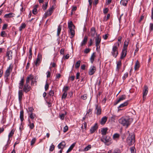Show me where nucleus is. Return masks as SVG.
<instances>
[{"instance_id":"nucleus-63","label":"nucleus","mask_w":153,"mask_h":153,"mask_svg":"<svg viewBox=\"0 0 153 153\" xmlns=\"http://www.w3.org/2000/svg\"><path fill=\"white\" fill-rule=\"evenodd\" d=\"M60 53L61 54L63 55L64 53V48H62L60 51Z\"/></svg>"},{"instance_id":"nucleus-56","label":"nucleus","mask_w":153,"mask_h":153,"mask_svg":"<svg viewBox=\"0 0 153 153\" xmlns=\"http://www.w3.org/2000/svg\"><path fill=\"white\" fill-rule=\"evenodd\" d=\"M68 130V127L67 126H65L63 128V131L64 132H66Z\"/></svg>"},{"instance_id":"nucleus-43","label":"nucleus","mask_w":153,"mask_h":153,"mask_svg":"<svg viewBox=\"0 0 153 153\" xmlns=\"http://www.w3.org/2000/svg\"><path fill=\"white\" fill-rule=\"evenodd\" d=\"M112 153H121L120 150L118 149H115Z\"/></svg>"},{"instance_id":"nucleus-54","label":"nucleus","mask_w":153,"mask_h":153,"mask_svg":"<svg viewBox=\"0 0 153 153\" xmlns=\"http://www.w3.org/2000/svg\"><path fill=\"white\" fill-rule=\"evenodd\" d=\"M48 6V3H46L45 4H44L42 6V8L44 10H45L47 8V7Z\"/></svg>"},{"instance_id":"nucleus-36","label":"nucleus","mask_w":153,"mask_h":153,"mask_svg":"<svg viewBox=\"0 0 153 153\" xmlns=\"http://www.w3.org/2000/svg\"><path fill=\"white\" fill-rule=\"evenodd\" d=\"M120 3L124 6H126L128 3V0H121Z\"/></svg>"},{"instance_id":"nucleus-2","label":"nucleus","mask_w":153,"mask_h":153,"mask_svg":"<svg viewBox=\"0 0 153 153\" xmlns=\"http://www.w3.org/2000/svg\"><path fill=\"white\" fill-rule=\"evenodd\" d=\"M129 120L130 119L128 117H123L119 119V122L123 126L127 127L130 124Z\"/></svg>"},{"instance_id":"nucleus-10","label":"nucleus","mask_w":153,"mask_h":153,"mask_svg":"<svg viewBox=\"0 0 153 153\" xmlns=\"http://www.w3.org/2000/svg\"><path fill=\"white\" fill-rule=\"evenodd\" d=\"M42 59V56L41 54H39L37 56L36 60L35 62V64L36 66L39 65Z\"/></svg>"},{"instance_id":"nucleus-50","label":"nucleus","mask_w":153,"mask_h":153,"mask_svg":"<svg viewBox=\"0 0 153 153\" xmlns=\"http://www.w3.org/2000/svg\"><path fill=\"white\" fill-rule=\"evenodd\" d=\"M110 14H108L107 16V17L106 18L105 16V18L103 19V20L104 21H106L108 20L110 18Z\"/></svg>"},{"instance_id":"nucleus-13","label":"nucleus","mask_w":153,"mask_h":153,"mask_svg":"<svg viewBox=\"0 0 153 153\" xmlns=\"http://www.w3.org/2000/svg\"><path fill=\"white\" fill-rule=\"evenodd\" d=\"M12 71V70H10L7 69L6 70L4 75V77L6 82L7 80L8 79V77L10 75V73Z\"/></svg>"},{"instance_id":"nucleus-31","label":"nucleus","mask_w":153,"mask_h":153,"mask_svg":"<svg viewBox=\"0 0 153 153\" xmlns=\"http://www.w3.org/2000/svg\"><path fill=\"white\" fill-rule=\"evenodd\" d=\"M13 13H10L8 14H7L4 15V17L6 18H10L13 16Z\"/></svg>"},{"instance_id":"nucleus-27","label":"nucleus","mask_w":153,"mask_h":153,"mask_svg":"<svg viewBox=\"0 0 153 153\" xmlns=\"http://www.w3.org/2000/svg\"><path fill=\"white\" fill-rule=\"evenodd\" d=\"M121 65V61H118L117 63V67L116 68V71L118 72L119 69L120 68Z\"/></svg>"},{"instance_id":"nucleus-58","label":"nucleus","mask_w":153,"mask_h":153,"mask_svg":"<svg viewBox=\"0 0 153 153\" xmlns=\"http://www.w3.org/2000/svg\"><path fill=\"white\" fill-rule=\"evenodd\" d=\"M128 76V73H126L125 74L123 77V79H125Z\"/></svg>"},{"instance_id":"nucleus-46","label":"nucleus","mask_w":153,"mask_h":153,"mask_svg":"<svg viewBox=\"0 0 153 153\" xmlns=\"http://www.w3.org/2000/svg\"><path fill=\"white\" fill-rule=\"evenodd\" d=\"M54 146L53 144H52L51 146L50 147L49 151L51 152L54 149Z\"/></svg>"},{"instance_id":"nucleus-29","label":"nucleus","mask_w":153,"mask_h":153,"mask_svg":"<svg viewBox=\"0 0 153 153\" xmlns=\"http://www.w3.org/2000/svg\"><path fill=\"white\" fill-rule=\"evenodd\" d=\"M20 118L21 121L22 122L24 120V111L22 110L20 112Z\"/></svg>"},{"instance_id":"nucleus-33","label":"nucleus","mask_w":153,"mask_h":153,"mask_svg":"<svg viewBox=\"0 0 153 153\" xmlns=\"http://www.w3.org/2000/svg\"><path fill=\"white\" fill-rule=\"evenodd\" d=\"M140 67V63L139 62L137 61L135 63L134 69L135 70L138 69Z\"/></svg>"},{"instance_id":"nucleus-25","label":"nucleus","mask_w":153,"mask_h":153,"mask_svg":"<svg viewBox=\"0 0 153 153\" xmlns=\"http://www.w3.org/2000/svg\"><path fill=\"white\" fill-rule=\"evenodd\" d=\"M24 79L22 78L20 81L19 86V88L22 89V88L24 85Z\"/></svg>"},{"instance_id":"nucleus-62","label":"nucleus","mask_w":153,"mask_h":153,"mask_svg":"<svg viewBox=\"0 0 153 153\" xmlns=\"http://www.w3.org/2000/svg\"><path fill=\"white\" fill-rule=\"evenodd\" d=\"M119 136V135L118 134H115L113 136V137L114 138H118Z\"/></svg>"},{"instance_id":"nucleus-37","label":"nucleus","mask_w":153,"mask_h":153,"mask_svg":"<svg viewBox=\"0 0 153 153\" xmlns=\"http://www.w3.org/2000/svg\"><path fill=\"white\" fill-rule=\"evenodd\" d=\"M61 27L59 25L58 26L57 30V36H59L61 32Z\"/></svg>"},{"instance_id":"nucleus-30","label":"nucleus","mask_w":153,"mask_h":153,"mask_svg":"<svg viewBox=\"0 0 153 153\" xmlns=\"http://www.w3.org/2000/svg\"><path fill=\"white\" fill-rule=\"evenodd\" d=\"M107 120V117H103L101 120V123L103 125L105 124Z\"/></svg>"},{"instance_id":"nucleus-35","label":"nucleus","mask_w":153,"mask_h":153,"mask_svg":"<svg viewBox=\"0 0 153 153\" xmlns=\"http://www.w3.org/2000/svg\"><path fill=\"white\" fill-rule=\"evenodd\" d=\"M95 57V53H93L91 55L90 57V60L91 62L92 63L94 60V58Z\"/></svg>"},{"instance_id":"nucleus-20","label":"nucleus","mask_w":153,"mask_h":153,"mask_svg":"<svg viewBox=\"0 0 153 153\" xmlns=\"http://www.w3.org/2000/svg\"><path fill=\"white\" fill-rule=\"evenodd\" d=\"M66 143L64 141H62L58 145V147L59 149L62 150L65 147Z\"/></svg>"},{"instance_id":"nucleus-52","label":"nucleus","mask_w":153,"mask_h":153,"mask_svg":"<svg viewBox=\"0 0 153 153\" xmlns=\"http://www.w3.org/2000/svg\"><path fill=\"white\" fill-rule=\"evenodd\" d=\"M49 85L47 82H46V84L45 86V91H47L48 89Z\"/></svg>"},{"instance_id":"nucleus-6","label":"nucleus","mask_w":153,"mask_h":153,"mask_svg":"<svg viewBox=\"0 0 153 153\" xmlns=\"http://www.w3.org/2000/svg\"><path fill=\"white\" fill-rule=\"evenodd\" d=\"M68 27L71 34L70 38H72L74 36L75 34V31L74 30L75 26L73 25L72 21H70L68 23Z\"/></svg>"},{"instance_id":"nucleus-61","label":"nucleus","mask_w":153,"mask_h":153,"mask_svg":"<svg viewBox=\"0 0 153 153\" xmlns=\"http://www.w3.org/2000/svg\"><path fill=\"white\" fill-rule=\"evenodd\" d=\"M65 115L64 114H61L59 115V117L60 118V119L62 120H63L64 118Z\"/></svg>"},{"instance_id":"nucleus-59","label":"nucleus","mask_w":153,"mask_h":153,"mask_svg":"<svg viewBox=\"0 0 153 153\" xmlns=\"http://www.w3.org/2000/svg\"><path fill=\"white\" fill-rule=\"evenodd\" d=\"M54 92L53 91L51 90L49 92V95L51 96H53L54 95Z\"/></svg>"},{"instance_id":"nucleus-44","label":"nucleus","mask_w":153,"mask_h":153,"mask_svg":"<svg viewBox=\"0 0 153 153\" xmlns=\"http://www.w3.org/2000/svg\"><path fill=\"white\" fill-rule=\"evenodd\" d=\"M153 30V23H150L149 26V31L150 32L152 31Z\"/></svg>"},{"instance_id":"nucleus-26","label":"nucleus","mask_w":153,"mask_h":153,"mask_svg":"<svg viewBox=\"0 0 153 153\" xmlns=\"http://www.w3.org/2000/svg\"><path fill=\"white\" fill-rule=\"evenodd\" d=\"M87 36H85L83 41L81 43V45L82 46L83 45L87 43Z\"/></svg>"},{"instance_id":"nucleus-12","label":"nucleus","mask_w":153,"mask_h":153,"mask_svg":"<svg viewBox=\"0 0 153 153\" xmlns=\"http://www.w3.org/2000/svg\"><path fill=\"white\" fill-rule=\"evenodd\" d=\"M12 71V70H10L7 69L6 70L4 75V77L6 82L7 80L8 79V77L10 75V73Z\"/></svg>"},{"instance_id":"nucleus-49","label":"nucleus","mask_w":153,"mask_h":153,"mask_svg":"<svg viewBox=\"0 0 153 153\" xmlns=\"http://www.w3.org/2000/svg\"><path fill=\"white\" fill-rule=\"evenodd\" d=\"M33 110L34 109H33V107H29L28 108V111L29 113L30 112V113H33L32 112L33 111Z\"/></svg>"},{"instance_id":"nucleus-24","label":"nucleus","mask_w":153,"mask_h":153,"mask_svg":"<svg viewBox=\"0 0 153 153\" xmlns=\"http://www.w3.org/2000/svg\"><path fill=\"white\" fill-rule=\"evenodd\" d=\"M108 128H105L102 129L101 130V134L103 135L102 136H105L106 135L108 130Z\"/></svg>"},{"instance_id":"nucleus-42","label":"nucleus","mask_w":153,"mask_h":153,"mask_svg":"<svg viewBox=\"0 0 153 153\" xmlns=\"http://www.w3.org/2000/svg\"><path fill=\"white\" fill-rule=\"evenodd\" d=\"M130 150L131 153H135L136 150L134 147L133 146L130 148Z\"/></svg>"},{"instance_id":"nucleus-41","label":"nucleus","mask_w":153,"mask_h":153,"mask_svg":"<svg viewBox=\"0 0 153 153\" xmlns=\"http://www.w3.org/2000/svg\"><path fill=\"white\" fill-rule=\"evenodd\" d=\"M91 148V146L90 145H89L87 146H86L84 149V151H87L89 149H90Z\"/></svg>"},{"instance_id":"nucleus-11","label":"nucleus","mask_w":153,"mask_h":153,"mask_svg":"<svg viewBox=\"0 0 153 153\" xmlns=\"http://www.w3.org/2000/svg\"><path fill=\"white\" fill-rule=\"evenodd\" d=\"M127 54V49H126V47L123 48L121 54L120 58L121 59H123L126 56Z\"/></svg>"},{"instance_id":"nucleus-19","label":"nucleus","mask_w":153,"mask_h":153,"mask_svg":"<svg viewBox=\"0 0 153 153\" xmlns=\"http://www.w3.org/2000/svg\"><path fill=\"white\" fill-rule=\"evenodd\" d=\"M96 34H97V33H96L95 28L94 27H92L91 29L89 35L92 37H94Z\"/></svg>"},{"instance_id":"nucleus-34","label":"nucleus","mask_w":153,"mask_h":153,"mask_svg":"<svg viewBox=\"0 0 153 153\" xmlns=\"http://www.w3.org/2000/svg\"><path fill=\"white\" fill-rule=\"evenodd\" d=\"M76 144V143H73L69 148L67 151V152H70L73 149L74 147L75 146Z\"/></svg>"},{"instance_id":"nucleus-21","label":"nucleus","mask_w":153,"mask_h":153,"mask_svg":"<svg viewBox=\"0 0 153 153\" xmlns=\"http://www.w3.org/2000/svg\"><path fill=\"white\" fill-rule=\"evenodd\" d=\"M12 52L11 51H7L6 53V56L8 57V60H11L12 58Z\"/></svg>"},{"instance_id":"nucleus-57","label":"nucleus","mask_w":153,"mask_h":153,"mask_svg":"<svg viewBox=\"0 0 153 153\" xmlns=\"http://www.w3.org/2000/svg\"><path fill=\"white\" fill-rule=\"evenodd\" d=\"M7 69L12 71L13 69V65L12 64H10L9 67Z\"/></svg>"},{"instance_id":"nucleus-64","label":"nucleus","mask_w":153,"mask_h":153,"mask_svg":"<svg viewBox=\"0 0 153 153\" xmlns=\"http://www.w3.org/2000/svg\"><path fill=\"white\" fill-rule=\"evenodd\" d=\"M108 9L107 8H105V9H104L103 10V13L105 14H106L107 13L108 11Z\"/></svg>"},{"instance_id":"nucleus-40","label":"nucleus","mask_w":153,"mask_h":153,"mask_svg":"<svg viewBox=\"0 0 153 153\" xmlns=\"http://www.w3.org/2000/svg\"><path fill=\"white\" fill-rule=\"evenodd\" d=\"M80 63L81 61L80 60H79L76 62L75 65V68H78L79 67L80 65Z\"/></svg>"},{"instance_id":"nucleus-4","label":"nucleus","mask_w":153,"mask_h":153,"mask_svg":"<svg viewBox=\"0 0 153 153\" xmlns=\"http://www.w3.org/2000/svg\"><path fill=\"white\" fill-rule=\"evenodd\" d=\"M135 136L133 133H129L127 138V143L129 146L133 145L135 142Z\"/></svg>"},{"instance_id":"nucleus-5","label":"nucleus","mask_w":153,"mask_h":153,"mask_svg":"<svg viewBox=\"0 0 153 153\" xmlns=\"http://www.w3.org/2000/svg\"><path fill=\"white\" fill-rule=\"evenodd\" d=\"M111 138L109 136H102L100 139L101 141L107 146H109L111 144Z\"/></svg>"},{"instance_id":"nucleus-15","label":"nucleus","mask_w":153,"mask_h":153,"mask_svg":"<svg viewBox=\"0 0 153 153\" xmlns=\"http://www.w3.org/2000/svg\"><path fill=\"white\" fill-rule=\"evenodd\" d=\"M96 114L97 115H100L101 113V109L100 106L98 104H95Z\"/></svg>"},{"instance_id":"nucleus-45","label":"nucleus","mask_w":153,"mask_h":153,"mask_svg":"<svg viewBox=\"0 0 153 153\" xmlns=\"http://www.w3.org/2000/svg\"><path fill=\"white\" fill-rule=\"evenodd\" d=\"M36 140V138H33L31 141V145H33L35 143Z\"/></svg>"},{"instance_id":"nucleus-17","label":"nucleus","mask_w":153,"mask_h":153,"mask_svg":"<svg viewBox=\"0 0 153 153\" xmlns=\"http://www.w3.org/2000/svg\"><path fill=\"white\" fill-rule=\"evenodd\" d=\"M126 97L125 95H122L118 100H117L114 103V105H116L121 101L126 99Z\"/></svg>"},{"instance_id":"nucleus-23","label":"nucleus","mask_w":153,"mask_h":153,"mask_svg":"<svg viewBox=\"0 0 153 153\" xmlns=\"http://www.w3.org/2000/svg\"><path fill=\"white\" fill-rule=\"evenodd\" d=\"M128 101H126L125 102H124L123 103L121 104H120L118 107V110H121V109H120V108H123L125 106H127L128 103Z\"/></svg>"},{"instance_id":"nucleus-60","label":"nucleus","mask_w":153,"mask_h":153,"mask_svg":"<svg viewBox=\"0 0 153 153\" xmlns=\"http://www.w3.org/2000/svg\"><path fill=\"white\" fill-rule=\"evenodd\" d=\"M7 24H4L3 25L2 27V30H4L6 29L7 28Z\"/></svg>"},{"instance_id":"nucleus-38","label":"nucleus","mask_w":153,"mask_h":153,"mask_svg":"<svg viewBox=\"0 0 153 153\" xmlns=\"http://www.w3.org/2000/svg\"><path fill=\"white\" fill-rule=\"evenodd\" d=\"M29 114H30L29 117L31 119L32 122H33V120L34 119L35 117H36V115L34 114L33 113H31Z\"/></svg>"},{"instance_id":"nucleus-3","label":"nucleus","mask_w":153,"mask_h":153,"mask_svg":"<svg viewBox=\"0 0 153 153\" xmlns=\"http://www.w3.org/2000/svg\"><path fill=\"white\" fill-rule=\"evenodd\" d=\"M120 42H116L113 46L112 50L111 52L112 55L114 58H116L118 53V47L120 46Z\"/></svg>"},{"instance_id":"nucleus-9","label":"nucleus","mask_w":153,"mask_h":153,"mask_svg":"<svg viewBox=\"0 0 153 153\" xmlns=\"http://www.w3.org/2000/svg\"><path fill=\"white\" fill-rule=\"evenodd\" d=\"M54 9V7L53 6H52L50 7L47 12L45 13V17L46 18L47 17L50 16L52 14L53 12V10Z\"/></svg>"},{"instance_id":"nucleus-32","label":"nucleus","mask_w":153,"mask_h":153,"mask_svg":"<svg viewBox=\"0 0 153 153\" xmlns=\"http://www.w3.org/2000/svg\"><path fill=\"white\" fill-rule=\"evenodd\" d=\"M26 26V25L25 23L22 24L21 25L19 28V30L21 31L23 29H24Z\"/></svg>"},{"instance_id":"nucleus-22","label":"nucleus","mask_w":153,"mask_h":153,"mask_svg":"<svg viewBox=\"0 0 153 153\" xmlns=\"http://www.w3.org/2000/svg\"><path fill=\"white\" fill-rule=\"evenodd\" d=\"M98 126L97 123H95V125L92 127L90 129V131L91 133H93L97 129Z\"/></svg>"},{"instance_id":"nucleus-18","label":"nucleus","mask_w":153,"mask_h":153,"mask_svg":"<svg viewBox=\"0 0 153 153\" xmlns=\"http://www.w3.org/2000/svg\"><path fill=\"white\" fill-rule=\"evenodd\" d=\"M15 131V130L13 129L9 133L8 135V138L7 142V144L5 146V148H6L7 147L8 145L10 143L9 142V140H10V137H11L13 135V134H14V132Z\"/></svg>"},{"instance_id":"nucleus-48","label":"nucleus","mask_w":153,"mask_h":153,"mask_svg":"<svg viewBox=\"0 0 153 153\" xmlns=\"http://www.w3.org/2000/svg\"><path fill=\"white\" fill-rule=\"evenodd\" d=\"M1 36L3 37L6 36L7 34L5 31H2L1 33Z\"/></svg>"},{"instance_id":"nucleus-39","label":"nucleus","mask_w":153,"mask_h":153,"mask_svg":"<svg viewBox=\"0 0 153 153\" xmlns=\"http://www.w3.org/2000/svg\"><path fill=\"white\" fill-rule=\"evenodd\" d=\"M69 89V87L68 86H65L62 89V91L64 92L67 93V91Z\"/></svg>"},{"instance_id":"nucleus-53","label":"nucleus","mask_w":153,"mask_h":153,"mask_svg":"<svg viewBox=\"0 0 153 153\" xmlns=\"http://www.w3.org/2000/svg\"><path fill=\"white\" fill-rule=\"evenodd\" d=\"M32 13L34 15L36 14L37 13V9L36 8H34L32 10Z\"/></svg>"},{"instance_id":"nucleus-51","label":"nucleus","mask_w":153,"mask_h":153,"mask_svg":"<svg viewBox=\"0 0 153 153\" xmlns=\"http://www.w3.org/2000/svg\"><path fill=\"white\" fill-rule=\"evenodd\" d=\"M81 98L84 100H86L87 98V94H85L83 95L81 97Z\"/></svg>"},{"instance_id":"nucleus-47","label":"nucleus","mask_w":153,"mask_h":153,"mask_svg":"<svg viewBox=\"0 0 153 153\" xmlns=\"http://www.w3.org/2000/svg\"><path fill=\"white\" fill-rule=\"evenodd\" d=\"M67 93L63 92V94L62 96V99H65L66 97L67 96Z\"/></svg>"},{"instance_id":"nucleus-28","label":"nucleus","mask_w":153,"mask_h":153,"mask_svg":"<svg viewBox=\"0 0 153 153\" xmlns=\"http://www.w3.org/2000/svg\"><path fill=\"white\" fill-rule=\"evenodd\" d=\"M28 121L29 123V124L28 125L29 126L30 128L31 129H33L34 127L33 123H31V121L29 118L28 119Z\"/></svg>"},{"instance_id":"nucleus-7","label":"nucleus","mask_w":153,"mask_h":153,"mask_svg":"<svg viewBox=\"0 0 153 153\" xmlns=\"http://www.w3.org/2000/svg\"><path fill=\"white\" fill-rule=\"evenodd\" d=\"M148 88L147 85L144 86V88L143 92V100H145L146 96L148 94Z\"/></svg>"},{"instance_id":"nucleus-16","label":"nucleus","mask_w":153,"mask_h":153,"mask_svg":"<svg viewBox=\"0 0 153 153\" xmlns=\"http://www.w3.org/2000/svg\"><path fill=\"white\" fill-rule=\"evenodd\" d=\"M23 96V93L22 90H19L18 91V99L19 103H21L22 100V97Z\"/></svg>"},{"instance_id":"nucleus-1","label":"nucleus","mask_w":153,"mask_h":153,"mask_svg":"<svg viewBox=\"0 0 153 153\" xmlns=\"http://www.w3.org/2000/svg\"><path fill=\"white\" fill-rule=\"evenodd\" d=\"M33 78V76L32 75H30L28 76L26 80L25 84L24 85L23 91L26 93H27L30 91L31 88L29 85L30 80H32Z\"/></svg>"},{"instance_id":"nucleus-55","label":"nucleus","mask_w":153,"mask_h":153,"mask_svg":"<svg viewBox=\"0 0 153 153\" xmlns=\"http://www.w3.org/2000/svg\"><path fill=\"white\" fill-rule=\"evenodd\" d=\"M90 49L89 48H86L85 50L84 53H88L90 52Z\"/></svg>"},{"instance_id":"nucleus-14","label":"nucleus","mask_w":153,"mask_h":153,"mask_svg":"<svg viewBox=\"0 0 153 153\" xmlns=\"http://www.w3.org/2000/svg\"><path fill=\"white\" fill-rule=\"evenodd\" d=\"M96 71V68L94 66H91L89 70V74L90 75H93Z\"/></svg>"},{"instance_id":"nucleus-8","label":"nucleus","mask_w":153,"mask_h":153,"mask_svg":"<svg viewBox=\"0 0 153 153\" xmlns=\"http://www.w3.org/2000/svg\"><path fill=\"white\" fill-rule=\"evenodd\" d=\"M96 46L97 47L96 49L100 48V44L101 38L99 35L97 36L95 39Z\"/></svg>"}]
</instances>
